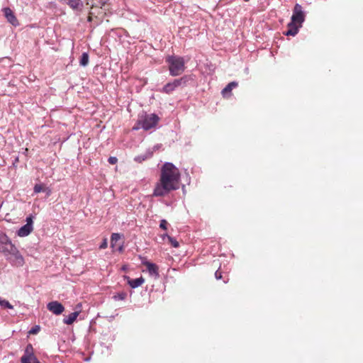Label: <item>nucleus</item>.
Segmentation results:
<instances>
[{
    "mask_svg": "<svg viewBox=\"0 0 363 363\" xmlns=\"http://www.w3.org/2000/svg\"><path fill=\"white\" fill-rule=\"evenodd\" d=\"M180 177L179 169L171 162H165L161 168L160 178L155 187L153 196H164L170 191L178 189Z\"/></svg>",
    "mask_w": 363,
    "mask_h": 363,
    "instance_id": "f257e3e1",
    "label": "nucleus"
},
{
    "mask_svg": "<svg viewBox=\"0 0 363 363\" xmlns=\"http://www.w3.org/2000/svg\"><path fill=\"white\" fill-rule=\"evenodd\" d=\"M166 62L168 64L171 76H179L185 70V61L182 57L176 55L167 56Z\"/></svg>",
    "mask_w": 363,
    "mask_h": 363,
    "instance_id": "f03ea898",
    "label": "nucleus"
},
{
    "mask_svg": "<svg viewBox=\"0 0 363 363\" xmlns=\"http://www.w3.org/2000/svg\"><path fill=\"white\" fill-rule=\"evenodd\" d=\"M16 247L11 242L10 239L6 235H0V252L6 256H9L11 253H13V250Z\"/></svg>",
    "mask_w": 363,
    "mask_h": 363,
    "instance_id": "7ed1b4c3",
    "label": "nucleus"
},
{
    "mask_svg": "<svg viewBox=\"0 0 363 363\" xmlns=\"http://www.w3.org/2000/svg\"><path fill=\"white\" fill-rule=\"evenodd\" d=\"M305 21V13L303 11L302 6L296 4L294 6V10H293V14L291 18V24L296 23L299 25L300 27L302 26V23Z\"/></svg>",
    "mask_w": 363,
    "mask_h": 363,
    "instance_id": "20e7f679",
    "label": "nucleus"
},
{
    "mask_svg": "<svg viewBox=\"0 0 363 363\" xmlns=\"http://www.w3.org/2000/svg\"><path fill=\"white\" fill-rule=\"evenodd\" d=\"M159 121V117L156 114L146 115L143 119L140 121L141 128L148 130L156 126Z\"/></svg>",
    "mask_w": 363,
    "mask_h": 363,
    "instance_id": "39448f33",
    "label": "nucleus"
},
{
    "mask_svg": "<svg viewBox=\"0 0 363 363\" xmlns=\"http://www.w3.org/2000/svg\"><path fill=\"white\" fill-rule=\"evenodd\" d=\"M21 363H40L33 353V347L31 344L27 345L23 355L21 358Z\"/></svg>",
    "mask_w": 363,
    "mask_h": 363,
    "instance_id": "423d86ee",
    "label": "nucleus"
},
{
    "mask_svg": "<svg viewBox=\"0 0 363 363\" xmlns=\"http://www.w3.org/2000/svg\"><path fill=\"white\" fill-rule=\"evenodd\" d=\"M187 82V77H183L180 79H174L172 82L167 83L163 88L162 91L166 94H170L178 86L185 84Z\"/></svg>",
    "mask_w": 363,
    "mask_h": 363,
    "instance_id": "0eeeda50",
    "label": "nucleus"
},
{
    "mask_svg": "<svg viewBox=\"0 0 363 363\" xmlns=\"http://www.w3.org/2000/svg\"><path fill=\"white\" fill-rule=\"evenodd\" d=\"M8 259L12 265L16 267H21L24 264V259L17 248L13 250V253H11Z\"/></svg>",
    "mask_w": 363,
    "mask_h": 363,
    "instance_id": "6e6552de",
    "label": "nucleus"
},
{
    "mask_svg": "<svg viewBox=\"0 0 363 363\" xmlns=\"http://www.w3.org/2000/svg\"><path fill=\"white\" fill-rule=\"evenodd\" d=\"M47 308L55 315H60L65 311V307L57 301H53L47 304Z\"/></svg>",
    "mask_w": 363,
    "mask_h": 363,
    "instance_id": "1a4fd4ad",
    "label": "nucleus"
},
{
    "mask_svg": "<svg viewBox=\"0 0 363 363\" xmlns=\"http://www.w3.org/2000/svg\"><path fill=\"white\" fill-rule=\"evenodd\" d=\"M142 264L146 267L147 271L150 276L154 277L155 279H157L159 277V268L155 264L148 261H143Z\"/></svg>",
    "mask_w": 363,
    "mask_h": 363,
    "instance_id": "9d476101",
    "label": "nucleus"
},
{
    "mask_svg": "<svg viewBox=\"0 0 363 363\" xmlns=\"http://www.w3.org/2000/svg\"><path fill=\"white\" fill-rule=\"evenodd\" d=\"M4 11L7 21L13 26H17L18 25V21L11 9L9 8H5Z\"/></svg>",
    "mask_w": 363,
    "mask_h": 363,
    "instance_id": "9b49d317",
    "label": "nucleus"
},
{
    "mask_svg": "<svg viewBox=\"0 0 363 363\" xmlns=\"http://www.w3.org/2000/svg\"><path fill=\"white\" fill-rule=\"evenodd\" d=\"M70 8L76 11H82L83 2L82 0H63Z\"/></svg>",
    "mask_w": 363,
    "mask_h": 363,
    "instance_id": "f8f14e48",
    "label": "nucleus"
},
{
    "mask_svg": "<svg viewBox=\"0 0 363 363\" xmlns=\"http://www.w3.org/2000/svg\"><path fill=\"white\" fill-rule=\"evenodd\" d=\"M33 226H30V224H26L19 228L17 235L19 237H26L33 231Z\"/></svg>",
    "mask_w": 363,
    "mask_h": 363,
    "instance_id": "ddd939ff",
    "label": "nucleus"
},
{
    "mask_svg": "<svg viewBox=\"0 0 363 363\" xmlns=\"http://www.w3.org/2000/svg\"><path fill=\"white\" fill-rule=\"evenodd\" d=\"M299 28H301L299 25L296 23L291 24V22L290 21L288 23L289 29L287 31H286L285 35L295 36L298 33Z\"/></svg>",
    "mask_w": 363,
    "mask_h": 363,
    "instance_id": "4468645a",
    "label": "nucleus"
},
{
    "mask_svg": "<svg viewBox=\"0 0 363 363\" xmlns=\"http://www.w3.org/2000/svg\"><path fill=\"white\" fill-rule=\"evenodd\" d=\"M80 311H74L70 313L69 315L65 317L63 323L66 325H72L77 318Z\"/></svg>",
    "mask_w": 363,
    "mask_h": 363,
    "instance_id": "2eb2a0df",
    "label": "nucleus"
},
{
    "mask_svg": "<svg viewBox=\"0 0 363 363\" xmlns=\"http://www.w3.org/2000/svg\"><path fill=\"white\" fill-rule=\"evenodd\" d=\"M144 282L145 279L142 277L134 279H128V284L133 289L138 288V286H141Z\"/></svg>",
    "mask_w": 363,
    "mask_h": 363,
    "instance_id": "dca6fc26",
    "label": "nucleus"
},
{
    "mask_svg": "<svg viewBox=\"0 0 363 363\" xmlns=\"http://www.w3.org/2000/svg\"><path fill=\"white\" fill-rule=\"evenodd\" d=\"M238 86V83L235 82H232L229 83L222 91V94L223 96H226L228 94H230V92L233 88H235Z\"/></svg>",
    "mask_w": 363,
    "mask_h": 363,
    "instance_id": "f3484780",
    "label": "nucleus"
},
{
    "mask_svg": "<svg viewBox=\"0 0 363 363\" xmlns=\"http://www.w3.org/2000/svg\"><path fill=\"white\" fill-rule=\"evenodd\" d=\"M89 63V55L86 52H83L80 60L79 64L81 66L86 67Z\"/></svg>",
    "mask_w": 363,
    "mask_h": 363,
    "instance_id": "a211bd4d",
    "label": "nucleus"
},
{
    "mask_svg": "<svg viewBox=\"0 0 363 363\" xmlns=\"http://www.w3.org/2000/svg\"><path fill=\"white\" fill-rule=\"evenodd\" d=\"M47 186L43 184H36L34 186L33 191L35 194H38L40 192H44V189H46Z\"/></svg>",
    "mask_w": 363,
    "mask_h": 363,
    "instance_id": "6ab92c4d",
    "label": "nucleus"
},
{
    "mask_svg": "<svg viewBox=\"0 0 363 363\" xmlns=\"http://www.w3.org/2000/svg\"><path fill=\"white\" fill-rule=\"evenodd\" d=\"M121 239V235L119 233H113L111 238V247H115L116 242Z\"/></svg>",
    "mask_w": 363,
    "mask_h": 363,
    "instance_id": "aec40b11",
    "label": "nucleus"
},
{
    "mask_svg": "<svg viewBox=\"0 0 363 363\" xmlns=\"http://www.w3.org/2000/svg\"><path fill=\"white\" fill-rule=\"evenodd\" d=\"M127 296V294L125 292H120L113 295V298L115 301H123Z\"/></svg>",
    "mask_w": 363,
    "mask_h": 363,
    "instance_id": "412c9836",
    "label": "nucleus"
},
{
    "mask_svg": "<svg viewBox=\"0 0 363 363\" xmlns=\"http://www.w3.org/2000/svg\"><path fill=\"white\" fill-rule=\"evenodd\" d=\"M0 306L4 308L13 309V306L6 300L0 297Z\"/></svg>",
    "mask_w": 363,
    "mask_h": 363,
    "instance_id": "4be33fe9",
    "label": "nucleus"
},
{
    "mask_svg": "<svg viewBox=\"0 0 363 363\" xmlns=\"http://www.w3.org/2000/svg\"><path fill=\"white\" fill-rule=\"evenodd\" d=\"M167 239L174 247H179V242L174 238H172L171 236H167Z\"/></svg>",
    "mask_w": 363,
    "mask_h": 363,
    "instance_id": "5701e85b",
    "label": "nucleus"
},
{
    "mask_svg": "<svg viewBox=\"0 0 363 363\" xmlns=\"http://www.w3.org/2000/svg\"><path fill=\"white\" fill-rule=\"evenodd\" d=\"M167 222L166 220L164 219H162L161 221H160V227L163 229V230H167Z\"/></svg>",
    "mask_w": 363,
    "mask_h": 363,
    "instance_id": "b1692460",
    "label": "nucleus"
},
{
    "mask_svg": "<svg viewBox=\"0 0 363 363\" xmlns=\"http://www.w3.org/2000/svg\"><path fill=\"white\" fill-rule=\"evenodd\" d=\"M40 330V327L39 326H35L34 328H33L30 330V334H37Z\"/></svg>",
    "mask_w": 363,
    "mask_h": 363,
    "instance_id": "393cba45",
    "label": "nucleus"
},
{
    "mask_svg": "<svg viewBox=\"0 0 363 363\" xmlns=\"http://www.w3.org/2000/svg\"><path fill=\"white\" fill-rule=\"evenodd\" d=\"M117 161H118V160H117V158H116V157H110L108 158V162H109L110 164H116V163L117 162Z\"/></svg>",
    "mask_w": 363,
    "mask_h": 363,
    "instance_id": "a878e982",
    "label": "nucleus"
},
{
    "mask_svg": "<svg viewBox=\"0 0 363 363\" xmlns=\"http://www.w3.org/2000/svg\"><path fill=\"white\" fill-rule=\"evenodd\" d=\"M108 243L106 239H104L102 242V243L100 245L99 248L100 249H105L107 247Z\"/></svg>",
    "mask_w": 363,
    "mask_h": 363,
    "instance_id": "bb28decb",
    "label": "nucleus"
},
{
    "mask_svg": "<svg viewBox=\"0 0 363 363\" xmlns=\"http://www.w3.org/2000/svg\"><path fill=\"white\" fill-rule=\"evenodd\" d=\"M33 218L31 216L26 218V224H30V226H33Z\"/></svg>",
    "mask_w": 363,
    "mask_h": 363,
    "instance_id": "cd10ccee",
    "label": "nucleus"
},
{
    "mask_svg": "<svg viewBox=\"0 0 363 363\" xmlns=\"http://www.w3.org/2000/svg\"><path fill=\"white\" fill-rule=\"evenodd\" d=\"M44 192L46 194L47 197H49L52 194L51 189L48 187H47L46 189H44Z\"/></svg>",
    "mask_w": 363,
    "mask_h": 363,
    "instance_id": "c85d7f7f",
    "label": "nucleus"
},
{
    "mask_svg": "<svg viewBox=\"0 0 363 363\" xmlns=\"http://www.w3.org/2000/svg\"><path fill=\"white\" fill-rule=\"evenodd\" d=\"M215 277L216 279H220L221 278V273L218 270L216 272Z\"/></svg>",
    "mask_w": 363,
    "mask_h": 363,
    "instance_id": "c756f323",
    "label": "nucleus"
},
{
    "mask_svg": "<svg viewBox=\"0 0 363 363\" xmlns=\"http://www.w3.org/2000/svg\"><path fill=\"white\" fill-rule=\"evenodd\" d=\"M146 158H147V157H142L139 156V157H136V158H135V160H136V161L141 162V161L145 160Z\"/></svg>",
    "mask_w": 363,
    "mask_h": 363,
    "instance_id": "7c9ffc66",
    "label": "nucleus"
},
{
    "mask_svg": "<svg viewBox=\"0 0 363 363\" xmlns=\"http://www.w3.org/2000/svg\"><path fill=\"white\" fill-rule=\"evenodd\" d=\"M108 0H100V4L101 6H104L108 3Z\"/></svg>",
    "mask_w": 363,
    "mask_h": 363,
    "instance_id": "2f4dec72",
    "label": "nucleus"
},
{
    "mask_svg": "<svg viewBox=\"0 0 363 363\" xmlns=\"http://www.w3.org/2000/svg\"><path fill=\"white\" fill-rule=\"evenodd\" d=\"M167 236H169V235H168L167 233L163 234V235H162V240H164V238H167Z\"/></svg>",
    "mask_w": 363,
    "mask_h": 363,
    "instance_id": "473e14b6",
    "label": "nucleus"
},
{
    "mask_svg": "<svg viewBox=\"0 0 363 363\" xmlns=\"http://www.w3.org/2000/svg\"><path fill=\"white\" fill-rule=\"evenodd\" d=\"M118 250H119V251H122V250H123V246H120V247H118Z\"/></svg>",
    "mask_w": 363,
    "mask_h": 363,
    "instance_id": "72a5a7b5",
    "label": "nucleus"
}]
</instances>
